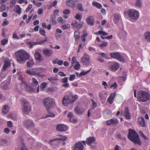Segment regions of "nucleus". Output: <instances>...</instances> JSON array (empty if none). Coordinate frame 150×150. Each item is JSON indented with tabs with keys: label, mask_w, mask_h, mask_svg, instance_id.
Masks as SVG:
<instances>
[{
	"label": "nucleus",
	"mask_w": 150,
	"mask_h": 150,
	"mask_svg": "<svg viewBox=\"0 0 150 150\" xmlns=\"http://www.w3.org/2000/svg\"><path fill=\"white\" fill-rule=\"evenodd\" d=\"M39 32L42 35H45V31L43 28H40V29Z\"/></svg>",
	"instance_id": "nucleus-51"
},
{
	"label": "nucleus",
	"mask_w": 150,
	"mask_h": 150,
	"mask_svg": "<svg viewBox=\"0 0 150 150\" xmlns=\"http://www.w3.org/2000/svg\"><path fill=\"white\" fill-rule=\"evenodd\" d=\"M23 124L24 126L28 129L33 128L34 126L33 122L30 119H27L25 121Z\"/></svg>",
	"instance_id": "nucleus-9"
},
{
	"label": "nucleus",
	"mask_w": 150,
	"mask_h": 150,
	"mask_svg": "<svg viewBox=\"0 0 150 150\" xmlns=\"http://www.w3.org/2000/svg\"><path fill=\"white\" fill-rule=\"evenodd\" d=\"M115 93H112L110 97L108 98V102L110 104H112L113 103L114 98L115 95Z\"/></svg>",
	"instance_id": "nucleus-36"
},
{
	"label": "nucleus",
	"mask_w": 150,
	"mask_h": 150,
	"mask_svg": "<svg viewBox=\"0 0 150 150\" xmlns=\"http://www.w3.org/2000/svg\"><path fill=\"white\" fill-rule=\"evenodd\" d=\"M142 4V2L141 0H136L135 3V6L138 8H141Z\"/></svg>",
	"instance_id": "nucleus-31"
},
{
	"label": "nucleus",
	"mask_w": 150,
	"mask_h": 150,
	"mask_svg": "<svg viewBox=\"0 0 150 150\" xmlns=\"http://www.w3.org/2000/svg\"><path fill=\"white\" fill-rule=\"evenodd\" d=\"M8 144V141L5 139H1L0 141V144L2 146H4Z\"/></svg>",
	"instance_id": "nucleus-44"
},
{
	"label": "nucleus",
	"mask_w": 150,
	"mask_h": 150,
	"mask_svg": "<svg viewBox=\"0 0 150 150\" xmlns=\"http://www.w3.org/2000/svg\"><path fill=\"white\" fill-rule=\"evenodd\" d=\"M76 78V76L74 74H71L69 78V80L70 81H73Z\"/></svg>",
	"instance_id": "nucleus-57"
},
{
	"label": "nucleus",
	"mask_w": 150,
	"mask_h": 150,
	"mask_svg": "<svg viewBox=\"0 0 150 150\" xmlns=\"http://www.w3.org/2000/svg\"><path fill=\"white\" fill-rule=\"evenodd\" d=\"M110 55L112 58L117 59L119 60L122 61L123 60V57L117 52L111 53Z\"/></svg>",
	"instance_id": "nucleus-15"
},
{
	"label": "nucleus",
	"mask_w": 150,
	"mask_h": 150,
	"mask_svg": "<svg viewBox=\"0 0 150 150\" xmlns=\"http://www.w3.org/2000/svg\"><path fill=\"white\" fill-rule=\"evenodd\" d=\"M66 5L68 6L71 7H73L75 6V2L74 1L71 0L67 1Z\"/></svg>",
	"instance_id": "nucleus-30"
},
{
	"label": "nucleus",
	"mask_w": 150,
	"mask_h": 150,
	"mask_svg": "<svg viewBox=\"0 0 150 150\" xmlns=\"http://www.w3.org/2000/svg\"><path fill=\"white\" fill-rule=\"evenodd\" d=\"M104 115L105 116L108 115V117H109L111 115V112L110 110H106L105 111Z\"/></svg>",
	"instance_id": "nucleus-49"
},
{
	"label": "nucleus",
	"mask_w": 150,
	"mask_h": 150,
	"mask_svg": "<svg viewBox=\"0 0 150 150\" xmlns=\"http://www.w3.org/2000/svg\"><path fill=\"white\" fill-rule=\"evenodd\" d=\"M71 99L70 96H65L63 98L62 100L63 104L64 106H67L69 103H72Z\"/></svg>",
	"instance_id": "nucleus-13"
},
{
	"label": "nucleus",
	"mask_w": 150,
	"mask_h": 150,
	"mask_svg": "<svg viewBox=\"0 0 150 150\" xmlns=\"http://www.w3.org/2000/svg\"><path fill=\"white\" fill-rule=\"evenodd\" d=\"M96 140V139L93 137H89L86 140V142L87 144L88 145H90L91 143L94 142Z\"/></svg>",
	"instance_id": "nucleus-26"
},
{
	"label": "nucleus",
	"mask_w": 150,
	"mask_h": 150,
	"mask_svg": "<svg viewBox=\"0 0 150 150\" xmlns=\"http://www.w3.org/2000/svg\"><path fill=\"white\" fill-rule=\"evenodd\" d=\"M68 81V78L67 77L63 78L61 80V82L63 83H67Z\"/></svg>",
	"instance_id": "nucleus-59"
},
{
	"label": "nucleus",
	"mask_w": 150,
	"mask_h": 150,
	"mask_svg": "<svg viewBox=\"0 0 150 150\" xmlns=\"http://www.w3.org/2000/svg\"><path fill=\"white\" fill-rule=\"evenodd\" d=\"M77 7L78 10L80 11H83V10L82 7V5L81 4H79L77 5Z\"/></svg>",
	"instance_id": "nucleus-52"
},
{
	"label": "nucleus",
	"mask_w": 150,
	"mask_h": 150,
	"mask_svg": "<svg viewBox=\"0 0 150 150\" xmlns=\"http://www.w3.org/2000/svg\"><path fill=\"white\" fill-rule=\"evenodd\" d=\"M83 145L81 142L76 143L74 147V150H83Z\"/></svg>",
	"instance_id": "nucleus-16"
},
{
	"label": "nucleus",
	"mask_w": 150,
	"mask_h": 150,
	"mask_svg": "<svg viewBox=\"0 0 150 150\" xmlns=\"http://www.w3.org/2000/svg\"><path fill=\"white\" fill-rule=\"evenodd\" d=\"M21 87L23 88H25L27 90L30 92H33L35 91V88H33L29 86L25 82L22 81L21 85Z\"/></svg>",
	"instance_id": "nucleus-12"
},
{
	"label": "nucleus",
	"mask_w": 150,
	"mask_h": 150,
	"mask_svg": "<svg viewBox=\"0 0 150 150\" xmlns=\"http://www.w3.org/2000/svg\"><path fill=\"white\" fill-rule=\"evenodd\" d=\"M70 122H74L76 121V119L74 116L69 119Z\"/></svg>",
	"instance_id": "nucleus-64"
},
{
	"label": "nucleus",
	"mask_w": 150,
	"mask_h": 150,
	"mask_svg": "<svg viewBox=\"0 0 150 150\" xmlns=\"http://www.w3.org/2000/svg\"><path fill=\"white\" fill-rule=\"evenodd\" d=\"M13 38L16 40H19L20 39L19 37L18 36L15 32H14L13 34Z\"/></svg>",
	"instance_id": "nucleus-62"
},
{
	"label": "nucleus",
	"mask_w": 150,
	"mask_h": 150,
	"mask_svg": "<svg viewBox=\"0 0 150 150\" xmlns=\"http://www.w3.org/2000/svg\"><path fill=\"white\" fill-rule=\"evenodd\" d=\"M43 53L44 55L49 57L51 55L52 51L48 49H46L44 50Z\"/></svg>",
	"instance_id": "nucleus-34"
},
{
	"label": "nucleus",
	"mask_w": 150,
	"mask_h": 150,
	"mask_svg": "<svg viewBox=\"0 0 150 150\" xmlns=\"http://www.w3.org/2000/svg\"><path fill=\"white\" fill-rule=\"evenodd\" d=\"M14 11L18 15H20L21 13V8L18 5H16L14 7Z\"/></svg>",
	"instance_id": "nucleus-25"
},
{
	"label": "nucleus",
	"mask_w": 150,
	"mask_h": 150,
	"mask_svg": "<svg viewBox=\"0 0 150 150\" xmlns=\"http://www.w3.org/2000/svg\"><path fill=\"white\" fill-rule=\"evenodd\" d=\"M90 57L88 54L84 53L81 59V62L84 65H88L90 63Z\"/></svg>",
	"instance_id": "nucleus-8"
},
{
	"label": "nucleus",
	"mask_w": 150,
	"mask_h": 150,
	"mask_svg": "<svg viewBox=\"0 0 150 150\" xmlns=\"http://www.w3.org/2000/svg\"><path fill=\"white\" fill-rule=\"evenodd\" d=\"M27 66L28 67L31 68L34 64V62L33 59H30L26 62Z\"/></svg>",
	"instance_id": "nucleus-28"
},
{
	"label": "nucleus",
	"mask_w": 150,
	"mask_h": 150,
	"mask_svg": "<svg viewBox=\"0 0 150 150\" xmlns=\"http://www.w3.org/2000/svg\"><path fill=\"white\" fill-rule=\"evenodd\" d=\"M137 98L140 102H145L150 100V94L147 91H143L137 93Z\"/></svg>",
	"instance_id": "nucleus-3"
},
{
	"label": "nucleus",
	"mask_w": 150,
	"mask_h": 150,
	"mask_svg": "<svg viewBox=\"0 0 150 150\" xmlns=\"http://www.w3.org/2000/svg\"><path fill=\"white\" fill-rule=\"evenodd\" d=\"M91 69H90L86 71H82L80 73L79 76H82L86 75L90 71Z\"/></svg>",
	"instance_id": "nucleus-47"
},
{
	"label": "nucleus",
	"mask_w": 150,
	"mask_h": 150,
	"mask_svg": "<svg viewBox=\"0 0 150 150\" xmlns=\"http://www.w3.org/2000/svg\"><path fill=\"white\" fill-rule=\"evenodd\" d=\"M44 71V69L41 67H37L28 69L26 73L31 76H39Z\"/></svg>",
	"instance_id": "nucleus-4"
},
{
	"label": "nucleus",
	"mask_w": 150,
	"mask_h": 150,
	"mask_svg": "<svg viewBox=\"0 0 150 150\" xmlns=\"http://www.w3.org/2000/svg\"><path fill=\"white\" fill-rule=\"evenodd\" d=\"M43 102L44 106L48 111L50 110L55 104L54 99L50 97L45 99Z\"/></svg>",
	"instance_id": "nucleus-5"
},
{
	"label": "nucleus",
	"mask_w": 150,
	"mask_h": 150,
	"mask_svg": "<svg viewBox=\"0 0 150 150\" xmlns=\"http://www.w3.org/2000/svg\"><path fill=\"white\" fill-rule=\"evenodd\" d=\"M80 35L78 31H75L74 32V37L77 40L79 38Z\"/></svg>",
	"instance_id": "nucleus-56"
},
{
	"label": "nucleus",
	"mask_w": 150,
	"mask_h": 150,
	"mask_svg": "<svg viewBox=\"0 0 150 150\" xmlns=\"http://www.w3.org/2000/svg\"><path fill=\"white\" fill-rule=\"evenodd\" d=\"M108 45V43L106 42H103V43L99 45V46L101 48L106 47Z\"/></svg>",
	"instance_id": "nucleus-58"
},
{
	"label": "nucleus",
	"mask_w": 150,
	"mask_h": 150,
	"mask_svg": "<svg viewBox=\"0 0 150 150\" xmlns=\"http://www.w3.org/2000/svg\"><path fill=\"white\" fill-rule=\"evenodd\" d=\"M35 57L36 59L39 61H41L42 58L40 54L37 51L35 52Z\"/></svg>",
	"instance_id": "nucleus-22"
},
{
	"label": "nucleus",
	"mask_w": 150,
	"mask_h": 150,
	"mask_svg": "<svg viewBox=\"0 0 150 150\" xmlns=\"http://www.w3.org/2000/svg\"><path fill=\"white\" fill-rule=\"evenodd\" d=\"M105 93L103 92H100L99 93V96L101 100H105L106 98L104 96Z\"/></svg>",
	"instance_id": "nucleus-43"
},
{
	"label": "nucleus",
	"mask_w": 150,
	"mask_h": 150,
	"mask_svg": "<svg viewBox=\"0 0 150 150\" xmlns=\"http://www.w3.org/2000/svg\"><path fill=\"white\" fill-rule=\"evenodd\" d=\"M56 140H57V139H52L49 142L48 144L50 145L54 144L56 143Z\"/></svg>",
	"instance_id": "nucleus-54"
},
{
	"label": "nucleus",
	"mask_w": 150,
	"mask_h": 150,
	"mask_svg": "<svg viewBox=\"0 0 150 150\" xmlns=\"http://www.w3.org/2000/svg\"><path fill=\"white\" fill-rule=\"evenodd\" d=\"M127 13L129 17L132 21H135L139 18V12L134 9H132L128 10Z\"/></svg>",
	"instance_id": "nucleus-6"
},
{
	"label": "nucleus",
	"mask_w": 150,
	"mask_h": 150,
	"mask_svg": "<svg viewBox=\"0 0 150 150\" xmlns=\"http://www.w3.org/2000/svg\"><path fill=\"white\" fill-rule=\"evenodd\" d=\"M57 129L58 131H63L67 129V126L64 125H59L57 126Z\"/></svg>",
	"instance_id": "nucleus-20"
},
{
	"label": "nucleus",
	"mask_w": 150,
	"mask_h": 150,
	"mask_svg": "<svg viewBox=\"0 0 150 150\" xmlns=\"http://www.w3.org/2000/svg\"><path fill=\"white\" fill-rule=\"evenodd\" d=\"M128 137L129 139L135 144L139 145H141V142L140 140L139 136L134 130L129 129Z\"/></svg>",
	"instance_id": "nucleus-2"
},
{
	"label": "nucleus",
	"mask_w": 150,
	"mask_h": 150,
	"mask_svg": "<svg viewBox=\"0 0 150 150\" xmlns=\"http://www.w3.org/2000/svg\"><path fill=\"white\" fill-rule=\"evenodd\" d=\"M120 18V15L118 14H114L112 16V20L114 23H117Z\"/></svg>",
	"instance_id": "nucleus-19"
},
{
	"label": "nucleus",
	"mask_w": 150,
	"mask_h": 150,
	"mask_svg": "<svg viewBox=\"0 0 150 150\" xmlns=\"http://www.w3.org/2000/svg\"><path fill=\"white\" fill-rule=\"evenodd\" d=\"M70 27V25L68 24H66L62 25L61 28L63 30H66L69 28Z\"/></svg>",
	"instance_id": "nucleus-48"
},
{
	"label": "nucleus",
	"mask_w": 150,
	"mask_h": 150,
	"mask_svg": "<svg viewBox=\"0 0 150 150\" xmlns=\"http://www.w3.org/2000/svg\"><path fill=\"white\" fill-rule=\"evenodd\" d=\"M61 137L57 139V140H60L61 141L66 140L67 139V137L65 136H60Z\"/></svg>",
	"instance_id": "nucleus-50"
},
{
	"label": "nucleus",
	"mask_w": 150,
	"mask_h": 150,
	"mask_svg": "<svg viewBox=\"0 0 150 150\" xmlns=\"http://www.w3.org/2000/svg\"><path fill=\"white\" fill-rule=\"evenodd\" d=\"M21 101L23 103L22 106L23 113L26 114L29 113L31 111V108L29 103L24 98L21 99Z\"/></svg>",
	"instance_id": "nucleus-7"
},
{
	"label": "nucleus",
	"mask_w": 150,
	"mask_h": 150,
	"mask_svg": "<svg viewBox=\"0 0 150 150\" xmlns=\"http://www.w3.org/2000/svg\"><path fill=\"white\" fill-rule=\"evenodd\" d=\"M145 39L147 41H150V31L146 32L144 35Z\"/></svg>",
	"instance_id": "nucleus-37"
},
{
	"label": "nucleus",
	"mask_w": 150,
	"mask_h": 150,
	"mask_svg": "<svg viewBox=\"0 0 150 150\" xmlns=\"http://www.w3.org/2000/svg\"><path fill=\"white\" fill-rule=\"evenodd\" d=\"M9 107L8 105H5L3 106L2 109V112L3 114H5L9 111Z\"/></svg>",
	"instance_id": "nucleus-35"
},
{
	"label": "nucleus",
	"mask_w": 150,
	"mask_h": 150,
	"mask_svg": "<svg viewBox=\"0 0 150 150\" xmlns=\"http://www.w3.org/2000/svg\"><path fill=\"white\" fill-rule=\"evenodd\" d=\"M17 2L20 4H23V3H24L26 4L28 3V1L27 0H18Z\"/></svg>",
	"instance_id": "nucleus-60"
},
{
	"label": "nucleus",
	"mask_w": 150,
	"mask_h": 150,
	"mask_svg": "<svg viewBox=\"0 0 150 150\" xmlns=\"http://www.w3.org/2000/svg\"><path fill=\"white\" fill-rule=\"evenodd\" d=\"M47 40L45 39V40H41L40 41H37V42H28L27 43V44L29 45V47L30 48H31L34 45H42V44L44 43L45 42H46Z\"/></svg>",
	"instance_id": "nucleus-14"
},
{
	"label": "nucleus",
	"mask_w": 150,
	"mask_h": 150,
	"mask_svg": "<svg viewBox=\"0 0 150 150\" xmlns=\"http://www.w3.org/2000/svg\"><path fill=\"white\" fill-rule=\"evenodd\" d=\"M124 115L127 119H130V113L129 112L128 108L127 107H125V108Z\"/></svg>",
	"instance_id": "nucleus-33"
},
{
	"label": "nucleus",
	"mask_w": 150,
	"mask_h": 150,
	"mask_svg": "<svg viewBox=\"0 0 150 150\" xmlns=\"http://www.w3.org/2000/svg\"><path fill=\"white\" fill-rule=\"evenodd\" d=\"M57 21L59 23H64L66 22V20H63L61 17H59L57 19Z\"/></svg>",
	"instance_id": "nucleus-46"
},
{
	"label": "nucleus",
	"mask_w": 150,
	"mask_h": 150,
	"mask_svg": "<svg viewBox=\"0 0 150 150\" xmlns=\"http://www.w3.org/2000/svg\"><path fill=\"white\" fill-rule=\"evenodd\" d=\"M32 81V87H35L38 84V82L35 78H33L31 80Z\"/></svg>",
	"instance_id": "nucleus-38"
},
{
	"label": "nucleus",
	"mask_w": 150,
	"mask_h": 150,
	"mask_svg": "<svg viewBox=\"0 0 150 150\" xmlns=\"http://www.w3.org/2000/svg\"><path fill=\"white\" fill-rule=\"evenodd\" d=\"M118 120L116 118L111 119L107 120L106 123L108 126H115L118 123Z\"/></svg>",
	"instance_id": "nucleus-10"
},
{
	"label": "nucleus",
	"mask_w": 150,
	"mask_h": 150,
	"mask_svg": "<svg viewBox=\"0 0 150 150\" xmlns=\"http://www.w3.org/2000/svg\"><path fill=\"white\" fill-rule=\"evenodd\" d=\"M19 148H21V150H28L25 147L24 143L22 142L18 146Z\"/></svg>",
	"instance_id": "nucleus-41"
},
{
	"label": "nucleus",
	"mask_w": 150,
	"mask_h": 150,
	"mask_svg": "<svg viewBox=\"0 0 150 150\" xmlns=\"http://www.w3.org/2000/svg\"><path fill=\"white\" fill-rule=\"evenodd\" d=\"M96 34L98 35H102L100 36L101 38L103 39H105V37H103V36H106L108 35V34L102 30L99 31L98 32L95 33Z\"/></svg>",
	"instance_id": "nucleus-23"
},
{
	"label": "nucleus",
	"mask_w": 150,
	"mask_h": 150,
	"mask_svg": "<svg viewBox=\"0 0 150 150\" xmlns=\"http://www.w3.org/2000/svg\"><path fill=\"white\" fill-rule=\"evenodd\" d=\"M118 35L121 38H123L127 36V33L125 30H122L120 31Z\"/></svg>",
	"instance_id": "nucleus-29"
},
{
	"label": "nucleus",
	"mask_w": 150,
	"mask_h": 150,
	"mask_svg": "<svg viewBox=\"0 0 150 150\" xmlns=\"http://www.w3.org/2000/svg\"><path fill=\"white\" fill-rule=\"evenodd\" d=\"M86 21L87 23L91 26H93L94 25L93 18L92 16H90L88 17L86 19Z\"/></svg>",
	"instance_id": "nucleus-24"
},
{
	"label": "nucleus",
	"mask_w": 150,
	"mask_h": 150,
	"mask_svg": "<svg viewBox=\"0 0 150 150\" xmlns=\"http://www.w3.org/2000/svg\"><path fill=\"white\" fill-rule=\"evenodd\" d=\"M92 5L98 8H101L102 7V6L100 4L95 1L93 2Z\"/></svg>",
	"instance_id": "nucleus-39"
},
{
	"label": "nucleus",
	"mask_w": 150,
	"mask_h": 150,
	"mask_svg": "<svg viewBox=\"0 0 150 150\" xmlns=\"http://www.w3.org/2000/svg\"><path fill=\"white\" fill-rule=\"evenodd\" d=\"M70 98L71 99L72 103H73L78 98L77 95H72L70 96Z\"/></svg>",
	"instance_id": "nucleus-42"
},
{
	"label": "nucleus",
	"mask_w": 150,
	"mask_h": 150,
	"mask_svg": "<svg viewBox=\"0 0 150 150\" xmlns=\"http://www.w3.org/2000/svg\"><path fill=\"white\" fill-rule=\"evenodd\" d=\"M16 59L20 64H24L30 59V54L25 50H20L15 53Z\"/></svg>",
	"instance_id": "nucleus-1"
},
{
	"label": "nucleus",
	"mask_w": 150,
	"mask_h": 150,
	"mask_svg": "<svg viewBox=\"0 0 150 150\" xmlns=\"http://www.w3.org/2000/svg\"><path fill=\"white\" fill-rule=\"evenodd\" d=\"M6 9V6L5 5H2L0 8V11H4Z\"/></svg>",
	"instance_id": "nucleus-63"
},
{
	"label": "nucleus",
	"mask_w": 150,
	"mask_h": 150,
	"mask_svg": "<svg viewBox=\"0 0 150 150\" xmlns=\"http://www.w3.org/2000/svg\"><path fill=\"white\" fill-rule=\"evenodd\" d=\"M1 87L2 89H8L10 88V83L9 82H4L2 83Z\"/></svg>",
	"instance_id": "nucleus-17"
},
{
	"label": "nucleus",
	"mask_w": 150,
	"mask_h": 150,
	"mask_svg": "<svg viewBox=\"0 0 150 150\" xmlns=\"http://www.w3.org/2000/svg\"><path fill=\"white\" fill-rule=\"evenodd\" d=\"M11 65L10 62L9 61H6L3 67L2 71H5L7 70Z\"/></svg>",
	"instance_id": "nucleus-21"
},
{
	"label": "nucleus",
	"mask_w": 150,
	"mask_h": 150,
	"mask_svg": "<svg viewBox=\"0 0 150 150\" xmlns=\"http://www.w3.org/2000/svg\"><path fill=\"white\" fill-rule=\"evenodd\" d=\"M8 40L7 39H4L2 40L1 41V44L3 45H4L7 43Z\"/></svg>",
	"instance_id": "nucleus-61"
},
{
	"label": "nucleus",
	"mask_w": 150,
	"mask_h": 150,
	"mask_svg": "<svg viewBox=\"0 0 150 150\" xmlns=\"http://www.w3.org/2000/svg\"><path fill=\"white\" fill-rule=\"evenodd\" d=\"M9 23V21L6 19H4L3 22L2 23V25L3 26H5L7 25Z\"/></svg>",
	"instance_id": "nucleus-55"
},
{
	"label": "nucleus",
	"mask_w": 150,
	"mask_h": 150,
	"mask_svg": "<svg viewBox=\"0 0 150 150\" xmlns=\"http://www.w3.org/2000/svg\"><path fill=\"white\" fill-rule=\"evenodd\" d=\"M109 67L111 70L115 71L119 68L120 65L118 63L113 62L110 63Z\"/></svg>",
	"instance_id": "nucleus-11"
},
{
	"label": "nucleus",
	"mask_w": 150,
	"mask_h": 150,
	"mask_svg": "<svg viewBox=\"0 0 150 150\" xmlns=\"http://www.w3.org/2000/svg\"><path fill=\"white\" fill-rule=\"evenodd\" d=\"M80 67V65L78 62H76L75 64V65L74 67V69L76 70H78L79 69Z\"/></svg>",
	"instance_id": "nucleus-53"
},
{
	"label": "nucleus",
	"mask_w": 150,
	"mask_h": 150,
	"mask_svg": "<svg viewBox=\"0 0 150 150\" xmlns=\"http://www.w3.org/2000/svg\"><path fill=\"white\" fill-rule=\"evenodd\" d=\"M74 111L76 113L79 114H81L83 112L82 110L78 107H76L74 108Z\"/></svg>",
	"instance_id": "nucleus-40"
},
{
	"label": "nucleus",
	"mask_w": 150,
	"mask_h": 150,
	"mask_svg": "<svg viewBox=\"0 0 150 150\" xmlns=\"http://www.w3.org/2000/svg\"><path fill=\"white\" fill-rule=\"evenodd\" d=\"M99 54V55L98 57V60L101 62H104V58L107 59L106 54L104 53H101Z\"/></svg>",
	"instance_id": "nucleus-18"
},
{
	"label": "nucleus",
	"mask_w": 150,
	"mask_h": 150,
	"mask_svg": "<svg viewBox=\"0 0 150 150\" xmlns=\"http://www.w3.org/2000/svg\"><path fill=\"white\" fill-rule=\"evenodd\" d=\"M138 122L142 127H144L145 125V123L143 117H139L138 120Z\"/></svg>",
	"instance_id": "nucleus-32"
},
{
	"label": "nucleus",
	"mask_w": 150,
	"mask_h": 150,
	"mask_svg": "<svg viewBox=\"0 0 150 150\" xmlns=\"http://www.w3.org/2000/svg\"><path fill=\"white\" fill-rule=\"evenodd\" d=\"M55 15L54 14L52 15L50 18V23L52 25H55L57 24V22L55 20Z\"/></svg>",
	"instance_id": "nucleus-27"
},
{
	"label": "nucleus",
	"mask_w": 150,
	"mask_h": 150,
	"mask_svg": "<svg viewBox=\"0 0 150 150\" xmlns=\"http://www.w3.org/2000/svg\"><path fill=\"white\" fill-rule=\"evenodd\" d=\"M139 133L140 136H142V137L144 139L146 140H149V139L148 137H146L143 133V132L141 131H139Z\"/></svg>",
	"instance_id": "nucleus-45"
}]
</instances>
